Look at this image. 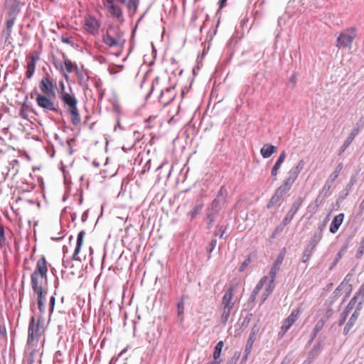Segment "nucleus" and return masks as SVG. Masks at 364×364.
<instances>
[{
	"label": "nucleus",
	"mask_w": 364,
	"mask_h": 364,
	"mask_svg": "<svg viewBox=\"0 0 364 364\" xmlns=\"http://www.w3.org/2000/svg\"><path fill=\"white\" fill-rule=\"evenodd\" d=\"M280 167H281V166L276 163L273 166L272 171H271V175L273 178L272 182H274L275 181H277V171L280 168Z\"/></svg>",
	"instance_id": "nucleus-52"
},
{
	"label": "nucleus",
	"mask_w": 364,
	"mask_h": 364,
	"mask_svg": "<svg viewBox=\"0 0 364 364\" xmlns=\"http://www.w3.org/2000/svg\"><path fill=\"white\" fill-rule=\"evenodd\" d=\"M290 326L285 323L284 322L283 325L281 327V329L278 333V336L281 338L284 336V335L287 332V331L290 328Z\"/></svg>",
	"instance_id": "nucleus-56"
},
{
	"label": "nucleus",
	"mask_w": 364,
	"mask_h": 364,
	"mask_svg": "<svg viewBox=\"0 0 364 364\" xmlns=\"http://www.w3.org/2000/svg\"><path fill=\"white\" fill-rule=\"evenodd\" d=\"M55 304V298L54 296H52L50 298V301H49V314H50V316L53 314V312L54 311Z\"/></svg>",
	"instance_id": "nucleus-62"
},
{
	"label": "nucleus",
	"mask_w": 364,
	"mask_h": 364,
	"mask_svg": "<svg viewBox=\"0 0 364 364\" xmlns=\"http://www.w3.org/2000/svg\"><path fill=\"white\" fill-rule=\"evenodd\" d=\"M184 297L182 296L180 301L177 303V309H178V318L181 317L182 314H183L184 311Z\"/></svg>",
	"instance_id": "nucleus-47"
},
{
	"label": "nucleus",
	"mask_w": 364,
	"mask_h": 364,
	"mask_svg": "<svg viewBox=\"0 0 364 364\" xmlns=\"http://www.w3.org/2000/svg\"><path fill=\"white\" fill-rule=\"evenodd\" d=\"M326 196H324V195L321 193H318V196L314 200V210H317L318 207L323 203L324 201V199Z\"/></svg>",
	"instance_id": "nucleus-46"
},
{
	"label": "nucleus",
	"mask_w": 364,
	"mask_h": 364,
	"mask_svg": "<svg viewBox=\"0 0 364 364\" xmlns=\"http://www.w3.org/2000/svg\"><path fill=\"white\" fill-rule=\"evenodd\" d=\"M216 245H217V240L215 238L211 239L210 243L206 247V252L208 253H211L215 248Z\"/></svg>",
	"instance_id": "nucleus-51"
},
{
	"label": "nucleus",
	"mask_w": 364,
	"mask_h": 364,
	"mask_svg": "<svg viewBox=\"0 0 364 364\" xmlns=\"http://www.w3.org/2000/svg\"><path fill=\"white\" fill-rule=\"evenodd\" d=\"M65 65V72L70 73L73 71H75V69L77 66V65L75 63H73L70 60H66L64 63Z\"/></svg>",
	"instance_id": "nucleus-43"
},
{
	"label": "nucleus",
	"mask_w": 364,
	"mask_h": 364,
	"mask_svg": "<svg viewBox=\"0 0 364 364\" xmlns=\"http://www.w3.org/2000/svg\"><path fill=\"white\" fill-rule=\"evenodd\" d=\"M326 320L323 319V318H321L317 321V323H316V325L310 335V339L308 342L309 345H310L314 341V339L316 338L318 332L321 331V329L323 328V326L326 323Z\"/></svg>",
	"instance_id": "nucleus-23"
},
{
	"label": "nucleus",
	"mask_w": 364,
	"mask_h": 364,
	"mask_svg": "<svg viewBox=\"0 0 364 364\" xmlns=\"http://www.w3.org/2000/svg\"><path fill=\"white\" fill-rule=\"evenodd\" d=\"M232 307L231 306H229V304L227 305V306H223V311L221 316V321L223 323H225L230 316V310Z\"/></svg>",
	"instance_id": "nucleus-41"
},
{
	"label": "nucleus",
	"mask_w": 364,
	"mask_h": 364,
	"mask_svg": "<svg viewBox=\"0 0 364 364\" xmlns=\"http://www.w3.org/2000/svg\"><path fill=\"white\" fill-rule=\"evenodd\" d=\"M334 181L328 178L319 193L324 195V196H327L328 192L329 191Z\"/></svg>",
	"instance_id": "nucleus-44"
},
{
	"label": "nucleus",
	"mask_w": 364,
	"mask_h": 364,
	"mask_svg": "<svg viewBox=\"0 0 364 364\" xmlns=\"http://www.w3.org/2000/svg\"><path fill=\"white\" fill-rule=\"evenodd\" d=\"M267 280V277H262V279L259 280V282L257 284L256 287L254 288L253 291H252L251 293V295L249 298V303H254L255 301V299L258 294V293L259 292V291L262 289L264 283L266 282V281Z\"/></svg>",
	"instance_id": "nucleus-21"
},
{
	"label": "nucleus",
	"mask_w": 364,
	"mask_h": 364,
	"mask_svg": "<svg viewBox=\"0 0 364 364\" xmlns=\"http://www.w3.org/2000/svg\"><path fill=\"white\" fill-rule=\"evenodd\" d=\"M355 29L354 28L348 30V33H341L337 38V46L339 48H351V44L356 37Z\"/></svg>",
	"instance_id": "nucleus-5"
},
{
	"label": "nucleus",
	"mask_w": 364,
	"mask_h": 364,
	"mask_svg": "<svg viewBox=\"0 0 364 364\" xmlns=\"http://www.w3.org/2000/svg\"><path fill=\"white\" fill-rule=\"evenodd\" d=\"M39 87L43 95H54V90L56 88V85L48 77L45 76L41 80Z\"/></svg>",
	"instance_id": "nucleus-6"
},
{
	"label": "nucleus",
	"mask_w": 364,
	"mask_h": 364,
	"mask_svg": "<svg viewBox=\"0 0 364 364\" xmlns=\"http://www.w3.org/2000/svg\"><path fill=\"white\" fill-rule=\"evenodd\" d=\"M301 305L298 306L296 309H294L290 315L284 320V323L291 326L294 322L298 319L301 313L303 311Z\"/></svg>",
	"instance_id": "nucleus-20"
},
{
	"label": "nucleus",
	"mask_w": 364,
	"mask_h": 364,
	"mask_svg": "<svg viewBox=\"0 0 364 364\" xmlns=\"http://www.w3.org/2000/svg\"><path fill=\"white\" fill-rule=\"evenodd\" d=\"M109 30L111 32H114L115 33V37L119 41V44L122 46L125 41V40L122 39L123 32H122L118 26H114L113 24H110L108 26Z\"/></svg>",
	"instance_id": "nucleus-36"
},
{
	"label": "nucleus",
	"mask_w": 364,
	"mask_h": 364,
	"mask_svg": "<svg viewBox=\"0 0 364 364\" xmlns=\"http://www.w3.org/2000/svg\"><path fill=\"white\" fill-rule=\"evenodd\" d=\"M104 4L112 16L123 20L122 9L116 5L113 0H105Z\"/></svg>",
	"instance_id": "nucleus-10"
},
{
	"label": "nucleus",
	"mask_w": 364,
	"mask_h": 364,
	"mask_svg": "<svg viewBox=\"0 0 364 364\" xmlns=\"http://www.w3.org/2000/svg\"><path fill=\"white\" fill-rule=\"evenodd\" d=\"M233 292H234V287H230L228 288V289L226 291L225 295L223 297V305L224 306H227L228 304L229 306H231V307H233L234 303L232 302V297H233Z\"/></svg>",
	"instance_id": "nucleus-29"
},
{
	"label": "nucleus",
	"mask_w": 364,
	"mask_h": 364,
	"mask_svg": "<svg viewBox=\"0 0 364 364\" xmlns=\"http://www.w3.org/2000/svg\"><path fill=\"white\" fill-rule=\"evenodd\" d=\"M85 26L87 32L95 35L97 33L100 23L95 17L90 16L85 20Z\"/></svg>",
	"instance_id": "nucleus-11"
},
{
	"label": "nucleus",
	"mask_w": 364,
	"mask_h": 364,
	"mask_svg": "<svg viewBox=\"0 0 364 364\" xmlns=\"http://www.w3.org/2000/svg\"><path fill=\"white\" fill-rule=\"evenodd\" d=\"M277 274V272H274L272 270L269 271V275L267 276V279L268 278L269 279V282H268L269 284H275L274 282H275Z\"/></svg>",
	"instance_id": "nucleus-60"
},
{
	"label": "nucleus",
	"mask_w": 364,
	"mask_h": 364,
	"mask_svg": "<svg viewBox=\"0 0 364 364\" xmlns=\"http://www.w3.org/2000/svg\"><path fill=\"white\" fill-rule=\"evenodd\" d=\"M38 59L39 57L37 52L27 58V70L26 71V78L31 79L33 77L36 70V65Z\"/></svg>",
	"instance_id": "nucleus-7"
},
{
	"label": "nucleus",
	"mask_w": 364,
	"mask_h": 364,
	"mask_svg": "<svg viewBox=\"0 0 364 364\" xmlns=\"http://www.w3.org/2000/svg\"><path fill=\"white\" fill-rule=\"evenodd\" d=\"M277 150V146L270 144H265L260 149V154L264 159L270 157Z\"/></svg>",
	"instance_id": "nucleus-24"
},
{
	"label": "nucleus",
	"mask_w": 364,
	"mask_h": 364,
	"mask_svg": "<svg viewBox=\"0 0 364 364\" xmlns=\"http://www.w3.org/2000/svg\"><path fill=\"white\" fill-rule=\"evenodd\" d=\"M75 74L77 75L78 83L80 86L85 87L87 89V85L86 84L87 80L89 79V77H85L83 73L80 70L78 67H76L75 69Z\"/></svg>",
	"instance_id": "nucleus-35"
},
{
	"label": "nucleus",
	"mask_w": 364,
	"mask_h": 364,
	"mask_svg": "<svg viewBox=\"0 0 364 364\" xmlns=\"http://www.w3.org/2000/svg\"><path fill=\"white\" fill-rule=\"evenodd\" d=\"M363 303H364V296H361V299L359 301V302L357 304L356 307H355V311H354L353 313H355V314L357 313L358 315H360V311L363 309Z\"/></svg>",
	"instance_id": "nucleus-59"
},
{
	"label": "nucleus",
	"mask_w": 364,
	"mask_h": 364,
	"mask_svg": "<svg viewBox=\"0 0 364 364\" xmlns=\"http://www.w3.org/2000/svg\"><path fill=\"white\" fill-rule=\"evenodd\" d=\"M322 348V342L318 341L311 349V350L309 353L307 358L303 362L302 364H311L313 360L319 354Z\"/></svg>",
	"instance_id": "nucleus-16"
},
{
	"label": "nucleus",
	"mask_w": 364,
	"mask_h": 364,
	"mask_svg": "<svg viewBox=\"0 0 364 364\" xmlns=\"http://www.w3.org/2000/svg\"><path fill=\"white\" fill-rule=\"evenodd\" d=\"M259 328L260 327L257 323L254 324L252 327L250 334L245 345L247 353L251 352L253 343L255 341L256 336L258 333Z\"/></svg>",
	"instance_id": "nucleus-15"
},
{
	"label": "nucleus",
	"mask_w": 364,
	"mask_h": 364,
	"mask_svg": "<svg viewBox=\"0 0 364 364\" xmlns=\"http://www.w3.org/2000/svg\"><path fill=\"white\" fill-rule=\"evenodd\" d=\"M127 8L131 10L133 9L135 12L138 8V0H129L127 4Z\"/></svg>",
	"instance_id": "nucleus-57"
},
{
	"label": "nucleus",
	"mask_w": 364,
	"mask_h": 364,
	"mask_svg": "<svg viewBox=\"0 0 364 364\" xmlns=\"http://www.w3.org/2000/svg\"><path fill=\"white\" fill-rule=\"evenodd\" d=\"M293 184L285 180L284 182L277 188L283 192L285 195L291 189Z\"/></svg>",
	"instance_id": "nucleus-45"
},
{
	"label": "nucleus",
	"mask_w": 364,
	"mask_h": 364,
	"mask_svg": "<svg viewBox=\"0 0 364 364\" xmlns=\"http://www.w3.org/2000/svg\"><path fill=\"white\" fill-rule=\"evenodd\" d=\"M203 208V202H198L188 213L191 221H193L202 211Z\"/></svg>",
	"instance_id": "nucleus-26"
},
{
	"label": "nucleus",
	"mask_w": 364,
	"mask_h": 364,
	"mask_svg": "<svg viewBox=\"0 0 364 364\" xmlns=\"http://www.w3.org/2000/svg\"><path fill=\"white\" fill-rule=\"evenodd\" d=\"M11 32H12L11 28H8L6 27L4 28V30L2 31V35L5 37L6 41H8L9 39L11 38Z\"/></svg>",
	"instance_id": "nucleus-63"
},
{
	"label": "nucleus",
	"mask_w": 364,
	"mask_h": 364,
	"mask_svg": "<svg viewBox=\"0 0 364 364\" xmlns=\"http://www.w3.org/2000/svg\"><path fill=\"white\" fill-rule=\"evenodd\" d=\"M289 223L287 222H284V220H282V221L274 228V231L272 232V235H270L271 239L276 238L279 235H280L282 231L284 230L286 225H287Z\"/></svg>",
	"instance_id": "nucleus-37"
},
{
	"label": "nucleus",
	"mask_w": 364,
	"mask_h": 364,
	"mask_svg": "<svg viewBox=\"0 0 364 364\" xmlns=\"http://www.w3.org/2000/svg\"><path fill=\"white\" fill-rule=\"evenodd\" d=\"M173 90L174 86H171L166 88L164 90H161L159 97V101L164 104V105H166L171 102L176 96V94L173 93Z\"/></svg>",
	"instance_id": "nucleus-9"
},
{
	"label": "nucleus",
	"mask_w": 364,
	"mask_h": 364,
	"mask_svg": "<svg viewBox=\"0 0 364 364\" xmlns=\"http://www.w3.org/2000/svg\"><path fill=\"white\" fill-rule=\"evenodd\" d=\"M304 161L303 160H300L296 166H294L291 169L299 173L304 168Z\"/></svg>",
	"instance_id": "nucleus-58"
},
{
	"label": "nucleus",
	"mask_w": 364,
	"mask_h": 364,
	"mask_svg": "<svg viewBox=\"0 0 364 364\" xmlns=\"http://www.w3.org/2000/svg\"><path fill=\"white\" fill-rule=\"evenodd\" d=\"M274 288H275V284H271L269 283L267 284V285L265 287L264 291L263 292V294L262 295L260 305L262 304H263L264 302V301L269 297V296L273 291Z\"/></svg>",
	"instance_id": "nucleus-39"
},
{
	"label": "nucleus",
	"mask_w": 364,
	"mask_h": 364,
	"mask_svg": "<svg viewBox=\"0 0 364 364\" xmlns=\"http://www.w3.org/2000/svg\"><path fill=\"white\" fill-rule=\"evenodd\" d=\"M38 309L40 311V315L37 318V323L36 324V319L33 316H32L29 321L28 329V339H27V346L32 345L33 341L35 338H38L41 333L43 332V325L45 322V318L43 317V314L46 312L45 309V303H37Z\"/></svg>",
	"instance_id": "nucleus-1"
},
{
	"label": "nucleus",
	"mask_w": 364,
	"mask_h": 364,
	"mask_svg": "<svg viewBox=\"0 0 364 364\" xmlns=\"http://www.w3.org/2000/svg\"><path fill=\"white\" fill-rule=\"evenodd\" d=\"M251 262V259H250V255H248L246 259L242 262V263L241 264V265L240 266L238 270L240 272H243L245 268L250 264V263Z\"/></svg>",
	"instance_id": "nucleus-55"
},
{
	"label": "nucleus",
	"mask_w": 364,
	"mask_h": 364,
	"mask_svg": "<svg viewBox=\"0 0 364 364\" xmlns=\"http://www.w3.org/2000/svg\"><path fill=\"white\" fill-rule=\"evenodd\" d=\"M60 98L64 103V105L68 107V109L75 107L77 105V100L74 95L60 93Z\"/></svg>",
	"instance_id": "nucleus-14"
},
{
	"label": "nucleus",
	"mask_w": 364,
	"mask_h": 364,
	"mask_svg": "<svg viewBox=\"0 0 364 364\" xmlns=\"http://www.w3.org/2000/svg\"><path fill=\"white\" fill-rule=\"evenodd\" d=\"M358 131L359 130L358 128H355L352 130L351 133L349 134V136L347 137L343 144L341 147L339 154H341L343 152H344L345 150L349 146V145L353 141L355 136L358 134Z\"/></svg>",
	"instance_id": "nucleus-27"
},
{
	"label": "nucleus",
	"mask_w": 364,
	"mask_h": 364,
	"mask_svg": "<svg viewBox=\"0 0 364 364\" xmlns=\"http://www.w3.org/2000/svg\"><path fill=\"white\" fill-rule=\"evenodd\" d=\"M288 174H289V176L287 177V178L286 180L288 181L291 184H293L294 183V181H296V179L297 178L299 173H298L296 171L291 169L289 171Z\"/></svg>",
	"instance_id": "nucleus-50"
},
{
	"label": "nucleus",
	"mask_w": 364,
	"mask_h": 364,
	"mask_svg": "<svg viewBox=\"0 0 364 364\" xmlns=\"http://www.w3.org/2000/svg\"><path fill=\"white\" fill-rule=\"evenodd\" d=\"M49 95L38 94L36 98L37 105L45 110L53 111L58 114H63V110L59 107L58 104H55Z\"/></svg>",
	"instance_id": "nucleus-2"
},
{
	"label": "nucleus",
	"mask_w": 364,
	"mask_h": 364,
	"mask_svg": "<svg viewBox=\"0 0 364 364\" xmlns=\"http://www.w3.org/2000/svg\"><path fill=\"white\" fill-rule=\"evenodd\" d=\"M42 281L39 279L31 278L32 289L37 296L41 294H48V289L43 287Z\"/></svg>",
	"instance_id": "nucleus-17"
},
{
	"label": "nucleus",
	"mask_w": 364,
	"mask_h": 364,
	"mask_svg": "<svg viewBox=\"0 0 364 364\" xmlns=\"http://www.w3.org/2000/svg\"><path fill=\"white\" fill-rule=\"evenodd\" d=\"M343 167V163H339L334 171L329 176L328 179L335 181Z\"/></svg>",
	"instance_id": "nucleus-42"
},
{
	"label": "nucleus",
	"mask_w": 364,
	"mask_h": 364,
	"mask_svg": "<svg viewBox=\"0 0 364 364\" xmlns=\"http://www.w3.org/2000/svg\"><path fill=\"white\" fill-rule=\"evenodd\" d=\"M240 353L235 352L234 355L228 360L226 364H237V362L240 358Z\"/></svg>",
	"instance_id": "nucleus-61"
},
{
	"label": "nucleus",
	"mask_w": 364,
	"mask_h": 364,
	"mask_svg": "<svg viewBox=\"0 0 364 364\" xmlns=\"http://www.w3.org/2000/svg\"><path fill=\"white\" fill-rule=\"evenodd\" d=\"M20 1H16V2H14L13 4L9 7L8 15L9 17L16 18L17 15L20 13Z\"/></svg>",
	"instance_id": "nucleus-34"
},
{
	"label": "nucleus",
	"mask_w": 364,
	"mask_h": 364,
	"mask_svg": "<svg viewBox=\"0 0 364 364\" xmlns=\"http://www.w3.org/2000/svg\"><path fill=\"white\" fill-rule=\"evenodd\" d=\"M359 315L355 313H353L350 318L348 319V322L346 323L343 333L346 336L348 334L349 331L352 328V327L354 326L355 323L356 322Z\"/></svg>",
	"instance_id": "nucleus-32"
},
{
	"label": "nucleus",
	"mask_w": 364,
	"mask_h": 364,
	"mask_svg": "<svg viewBox=\"0 0 364 364\" xmlns=\"http://www.w3.org/2000/svg\"><path fill=\"white\" fill-rule=\"evenodd\" d=\"M85 235V230H81L78 232L77 236L76 245L82 246Z\"/></svg>",
	"instance_id": "nucleus-53"
},
{
	"label": "nucleus",
	"mask_w": 364,
	"mask_h": 364,
	"mask_svg": "<svg viewBox=\"0 0 364 364\" xmlns=\"http://www.w3.org/2000/svg\"><path fill=\"white\" fill-rule=\"evenodd\" d=\"M322 237L323 236L321 235V232H314L308 242V245H311L313 247L316 248L321 240Z\"/></svg>",
	"instance_id": "nucleus-38"
},
{
	"label": "nucleus",
	"mask_w": 364,
	"mask_h": 364,
	"mask_svg": "<svg viewBox=\"0 0 364 364\" xmlns=\"http://www.w3.org/2000/svg\"><path fill=\"white\" fill-rule=\"evenodd\" d=\"M219 214L220 213L217 212H211V210L208 209L205 210V216L204 220L207 222V229L210 230L213 227V223Z\"/></svg>",
	"instance_id": "nucleus-25"
},
{
	"label": "nucleus",
	"mask_w": 364,
	"mask_h": 364,
	"mask_svg": "<svg viewBox=\"0 0 364 364\" xmlns=\"http://www.w3.org/2000/svg\"><path fill=\"white\" fill-rule=\"evenodd\" d=\"M159 80H160V78H159V76H156L153 80L152 83H151V89H150L149 92L146 94V95L145 97V100H147L150 97L151 93L153 92V91L154 90V86L156 85H159Z\"/></svg>",
	"instance_id": "nucleus-48"
},
{
	"label": "nucleus",
	"mask_w": 364,
	"mask_h": 364,
	"mask_svg": "<svg viewBox=\"0 0 364 364\" xmlns=\"http://www.w3.org/2000/svg\"><path fill=\"white\" fill-rule=\"evenodd\" d=\"M354 235H349L345 240L344 243L343 245V247L339 250V252L337 253V255L336 257V262H338L339 260L342 258L343 254L346 252L348 247L351 245V242L353 241Z\"/></svg>",
	"instance_id": "nucleus-22"
},
{
	"label": "nucleus",
	"mask_w": 364,
	"mask_h": 364,
	"mask_svg": "<svg viewBox=\"0 0 364 364\" xmlns=\"http://www.w3.org/2000/svg\"><path fill=\"white\" fill-rule=\"evenodd\" d=\"M357 300H358L357 299V296H353L350 299V301L348 304L346 308L345 309V310L341 314V316L340 320H339L338 323L339 326H343L345 323L348 314H350V312L355 307V304L357 303Z\"/></svg>",
	"instance_id": "nucleus-12"
},
{
	"label": "nucleus",
	"mask_w": 364,
	"mask_h": 364,
	"mask_svg": "<svg viewBox=\"0 0 364 364\" xmlns=\"http://www.w3.org/2000/svg\"><path fill=\"white\" fill-rule=\"evenodd\" d=\"M285 254H286V248L284 247L280 250L279 253L277 255V256L273 263L274 264H277V265L281 267V265L283 262V260L284 259Z\"/></svg>",
	"instance_id": "nucleus-40"
},
{
	"label": "nucleus",
	"mask_w": 364,
	"mask_h": 364,
	"mask_svg": "<svg viewBox=\"0 0 364 364\" xmlns=\"http://www.w3.org/2000/svg\"><path fill=\"white\" fill-rule=\"evenodd\" d=\"M82 246L76 245L73 255L71 257V260H75V261H80V258L78 256L79 253L80 252Z\"/></svg>",
	"instance_id": "nucleus-54"
},
{
	"label": "nucleus",
	"mask_w": 364,
	"mask_h": 364,
	"mask_svg": "<svg viewBox=\"0 0 364 364\" xmlns=\"http://www.w3.org/2000/svg\"><path fill=\"white\" fill-rule=\"evenodd\" d=\"M315 249L308 244L306 245L301 257V262L303 263H306L309 260Z\"/></svg>",
	"instance_id": "nucleus-33"
},
{
	"label": "nucleus",
	"mask_w": 364,
	"mask_h": 364,
	"mask_svg": "<svg viewBox=\"0 0 364 364\" xmlns=\"http://www.w3.org/2000/svg\"><path fill=\"white\" fill-rule=\"evenodd\" d=\"M36 350L33 349L29 353L28 358V364H34V363H35L34 355L36 354Z\"/></svg>",
	"instance_id": "nucleus-64"
},
{
	"label": "nucleus",
	"mask_w": 364,
	"mask_h": 364,
	"mask_svg": "<svg viewBox=\"0 0 364 364\" xmlns=\"http://www.w3.org/2000/svg\"><path fill=\"white\" fill-rule=\"evenodd\" d=\"M228 194V192L226 188L224 186H221L216 197L206 209L211 210V212H217L220 213L226 202Z\"/></svg>",
	"instance_id": "nucleus-3"
},
{
	"label": "nucleus",
	"mask_w": 364,
	"mask_h": 364,
	"mask_svg": "<svg viewBox=\"0 0 364 364\" xmlns=\"http://www.w3.org/2000/svg\"><path fill=\"white\" fill-rule=\"evenodd\" d=\"M304 202V198L301 196L298 197L292 203L291 208L287 213L286 216L284 218L285 223H290L292 219L294 218L295 214L297 213L298 210L301 207Z\"/></svg>",
	"instance_id": "nucleus-8"
},
{
	"label": "nucleus",
	"mask_w": 364,
	"mask_h": 364,
	"mask_svg": "<svg viewBox=\"0 0 364 364\" xmlns=\"http://www.w3.org/2000/svg\"><path fill=\"white\" fill-rule=\"evenodd\" d=\"M284 196L285 194L283 192L277 188L274 195L272 196V198L267 203V208L270 209L274 205H278V206H280L281 202L284 199Z\"/></svg>",
	"instance_id": "nucleus-13"
},
{
	"label": "nucleus",
	"mask_w": 364,
	"mask_h": 364,
	"mask_svg": "<svg viewBox=\"0 0 364 364\" xmlns=\"http://www.w3.org/2000/svg\"><path fill=\"white\" fill-rule=\"evenodd\" d=\"M68 112L71 115L72 124L75 126L78 125L81 122V119L77 107L69 109Z\"/></svg>",
	"instance_id": "nucleus-30"
},
{
	"label": "nucleus",
	"mask_w": 364,
	"mask_h": 364,
	"mask_svg": "<svg viewBox=\"0 0 364 364\" xmlns=\"http://www.w3.org/2000/svg\"><path fill=\"white\" fill-rule=\"evenodd\" d=\"M224 346V342L223 341H220L218 343H217V344L214 347V350H213V361H215L218 363H221L223 360L220 359V355H221V352H222V349Z\"/></svg>",
	"instance_id": "nucleus-28"
},
{
	"label": "nucleus",
	"mask_w": 364,
	"mask_h": 364,
	"mask_svg": "<svg viewBox=\"0 0 364 364\" xmlns=\"http://www.w3.org/2000/svg\"><path fill=\"white\" fill-rule=\"evenodd\" d=\"M252 317V313L247 314L246 315V316L245 317V318L243 319V321H242V322L241 323V326H240L241 329L244 330V329H245L248 326V325H249V323H250V322L251 321Z\"/></svg>",
	"instance_id": "nucleus-49"
},
{
	"label": "nucleus",
	"mask_w": 364,
	"mask_h": 364,
	"mask_svg": "<svg viewBox=\"0 0 364 364\" xmlns=\"http://www.w3.org/2000/svg\"><path fill=\"white\" fill-rule=\"evenodd\" d=\"M343 219H344L343 213H340V214L336 215L331 221V223L330 228H329V231L331 233L335 234L339 229L341 225L342 224V223L343 221Z\"/></svg>",
	"instance_id": "nucleus-18"
},
{
	"label": "nucleus",
	"mask_w": 364,
	"mask_h": 364,
	"mask_svg": "<svg viewBox=\"0 0 364 364\" xmlns=\"http://www.w3.org/2000/svg\"><path fill=\"white\" fill-rule=\"evenodd\" d=\"M48 263L44 255L38 260L36 269L31 274V278L44 279L45 283L47 284V274H48Z\"/></svg>",
	"instance_id": "nucleus-4"
},
{
	"label": "nucleus",
	"mask_w": 364,
	"mask_h": 364,
	"mask_svg": "<svg viewBox=\"0 0 364 364\" xmlns=\"http://www.w3.org/2000/svg\"><path fill=\"white\" fill-rule=\"evenodd\" d=\"M102 41L106 45L109 46V47L121 46L119 44V41L117 39V38H114L111 35V31L109 30V28H107L106 33L103 35Z\"/></svg>",
	"instance_id": "nucleus-19"
},
{
	"label": "nucleus",
	"mask_w": 364,
	"mask_h": 364,
	"mask_svg": "<svg viewBox=\"0 0 364 364\" xmlns=\"http://www.w3.org/2000/svg\"><path fill=\"white\" fill-rule=\"evenodd\" d=\"M228 229V226H223L220 224H218L215 226V230L213 232V235L215 237L218 236L219 238L226 240L228 237V235H225L226 230Z\"/></svg>",
	"instance_id": "nucleus-31"
}]
</instances>
